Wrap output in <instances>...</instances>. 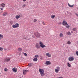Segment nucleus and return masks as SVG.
<instances>
[{"instance_id": "nucleus-50", "label": "nucleus", "mask_w": 78, "mask_h": 78, "mask_svg": "<svg viewBox=\"0 0 78 78\" xmlns=\"http://www.w3.org/2000/svg\"><path fill=\"white\" fill-rule=\"evenodd\" d=\"M20 78H21V77H20Z\"/></svg>"}, {"instance_id": "nucleus-34", "label": "nucleus", "mask_w": 78, "mask_h": 78, "mask_svg": "<svg viewBox=\"0 0 78 78\" xmlns=\"http://www.w3.org/2000/svg\"><path fill=\"white\" fill-rule=\"evenodd\" d=\"M0 51H2L3 50V48L2 47H0Z\"/></svg>"}, {"instance_id": "nucleus-18", "label": "nucleus", "mask_w": 78, "mask_h": 78, "mask_svg": "<svg viewBox=\"0 0 78 78\" xmlns=\"http://www.w3.org/2000/svg\"><path fill=\"white\" fill-rule=\"evenodd\" d=\"M33 61H37V58H34L33 59Z\"/></svg>"}, {"instance_id": "nucleus-25", "label": "nucleus", "mask_w": 78, "mask_h": 78, "mask_svg": "<svg viewBox=\"0 0 78 78\" xmlns=\"http://www.w3.org/2000/svg\"><path fill=\"white\" fill-rule=\"evenodd\" d=\"M67 44H69V45H70V44H71V42L70 41H68L67 43H66Z\"/></svg>"}, {"instance_id": "nucleus-22", "label": "nucleus", "mask_w": 78, "mask_h": 78, "mask_svg": "<svg viewBox=\"0 0 78 78\" xmlns=\"http://www.w3.org/2000/svg\"><path fill=\"white\" fill-rule=\"evenodd\" d=\"M55 15H52L51 16V18L52 19H54V18H55Z\"/></svg>"}, {"instance_id": "nucleus-35", "label": "nucleus", "mask_w": 78, "mask_h": 78, "mask_svg": "<svg viewBox=\"0 0 78 78\" xmlns=\"http://www.w3.org/2000/svg\"><path fill=\"white\" fill-rule=\"evenodd\" d=\"M8 61V59H7V58H6V59H5L4 60L5 62H6V61Z\"/></svg>"}, {"instance_id": "nucleus-3", "label": "nucleus", "mask_w": 78, "mask_h": 78, "mask_svg": "<svg viewBox=\"0 0 78 78\" xmlns=\"http://www.w3.org/2000/svg\"><path fill=\"white\" fill-rule=\"evenodd\" d=\"M39 44L40 47L41 48H44V47H47V46L43 44V43L41 41H40Z\"/></svg>"}, {"instance_id": "nucleus-15", "label": "nucleus", "mask_w": 78, "mask_h": 78, "mask_svg": "<svg viewBox=\"0 0 78 78\" xmlns=\"http://www.w3.org/2000/svg\"><path fill=\"white\" fill-rule=\"evenodd\" d=\"M68 5L69 7H71V8H73V6H74V5H71L69 4V3H68Z\"/></svg>"}, {"instance_id": "nucleus-47", "label": "nucleus", "mask_w": 78, "mask_h": 78, "mask_svg": "<svg viewBox=\"0 0 78 78\" xmlns=\"http://www.w3.org/2000/svg\"><path fill=\"white\" fill-rule=\"evenodd\" d=\"M77 44H78V41L77 42Z\"/></svg>"}, {"instance_id": "nucleus-33", "label": "nucleus", "mask_w": 78, "mask_h": 78, "mask_svg": "<svg viewBox=\"0 0 78 78\" xmlns=\"http://www.w3.org/2000/svg\"><path fill=\"white\" fill-rule=\"evenodd\" d=\"M35 57H36V58H37L39 57V55H35Z\"/></svg>"}, {"instance_id": "nucleus-29", "label": "nucleus", "mask_w": 78, "mask_h": 78, "mask_svg": "<svg viewBox=\"0 0 78 78\" xmlns=\"http://www.w3.org/2000/svg\"><path fill=\"white\" fill-rule=\"evenodd\" d=\"M68 35H71V33L70 32H68L67 33Z\"/></svg>"}, {"instance_id": "nucleus-1", "label": "nucleus", "mask_w": 78, "mask_h": 78, "mask_svg": "<svg viewBox=\"0 0 78 78\" xmlns=\"http://www.w3.org/2000/svg\"><path fill=\"white\" fill-rule=\"evenodd\" d=\"M39 72L41 76H44L45 75V74L44 73V69H39Z\"/></svg>"}, {"instance_id": "nucleus-39", "label": "nucleus", "mask_w": 78, "mask_h": 78, "mask_svg": "<svg viewBox=\"0 0 78 78\" xmlns=\"http://www.w3.org/2000/svg\"><path fill=\"white\" fill-rule=\"evenodd\" d=\"M42 23H43V25H45V23H44V22H42Z\"/></svg>"}, {"instance_id": "nucleus-17", "label": "nucleus", "mask_w": 78, "mask_h": 78, "mask_svg": "<svg viewBox=\"0 0 78 78\" xmlns=\"http://www.w3.org/2000/svg\"><path fill=\"white\" fill-rule=\"evenodd\" d=\"M3 38V35H2V34H0V39H2Z\"/></svg>"}, {"instance_id": "nucleus-46", "label": "nucleus", "mask_w": 78, "mask_h": 78, "mask_svg": "<svg viewBox=\"0 0 78 78\" xmlns=\"http://www.w3.org/2000/svg\"><path fill=\"white\" fill-rule=\"evenodd\" d=\"M59 23V24H61L62 23L61 22Z\"/></svg>"}, {"instance_id": "nucleus-30", "label": "nucleus", "mask_w": 78, "mask_h": 78, "mask_svg": "<svg viewBox=\"0 0 78 78\" xmlns=\"http://www.w3.org/2000/svg\"><path fill=\"white\" fill-rule=\"evenodd\" d=\"M13 22L12 21H10V23L11 25H12V24L13 23Z\"/></svg>"}, {"instance_id": "nucleus-13", "label": "nucleus", "mask_w": 78, "mask_h": 78, "mask_svg": "<svg viewBox=\"0 0 78 78\" xmlns=\"http://www.w3.org/2000/svg\"><path fill=\"white\" fill-rule=\"evenodd\" d=\"M46 55L48 57H51V54H49V53H46Z\"/></svg>"}, {"instance_id": "nucleus-5", "label": "nucleus", "mask_w": 78, "mask_h": 78, "mask_svg": "<svg viewBox=\"0 0 78 78\" xmlns=\"http://www.w3.org/2000/svg\"><path fill=\"white\" fill-rule=\"evenodd\" d=\"M59 70H60V67L59 66H57L56 69H55V72L56 73H58V72L59 71Z\"/></svg>"}, {"instance_id": "nucleus-48", "label": "nucleus", "mask_w": 78, "mask_h": 78, "mask_svg": "<svg viewBox=\"0 0 78 78\" xmlns=\"http://www.w3.org/2000/svg\"><path fill=\"white\" fill-rule=\"evenodd\" d=\"M54 1H56V0H53Z\"/></svg>"}, {"instance_id": "nucleus-31", "label": "nucleus", "mask_w": 78, "mask_h": 78, "mask_svg": "<svg viewBox=\"0 0 78 78\" xmlns=\"http://www.w3.org/2000/svg\"><path fill=\"white\" fill-rule=\"evenodd\" d=\"M37 21V20L36 19H34V23L36 22Z\"/></svg>"}, {"instance_id": "nucleus-27", "label": "nucleus", "mask_w": 78, "mask_h": 78, "mask_svg": "<svg viewBox=\"0 0 78 78\" xmlns=\"http://www.w3.org/2000/svg\"><path fill=\"white\" fill-rule=\"evenodd\" d=\"M66 28H68V29H69V28H70V25H68V26H65Z\"/></svg>"}, {"instance_id": "nucleus-36", "label": "nucleus", "mask_w": 78, "mask_h": 78, "mask_svg": "<svg viewBox=\"0 0 78 78\" xmlns=\"http://www.w3.org/2000/svg\"><path fill=\"white\" fill-rule=\"evenodd\" d=\"M75 15H76V16L78 17V14L76 13H75Z\"/></svg>"}, {"instance_id": "nucleus-11", "label": "nucleus", "mask_w": 78, "mask_h": 78, "mask_svg": "<svg viewBox=\"0 0 78 78\" xmlns=\"http://www.w3.org/2000/svg\"><path fill=\"white\" fill-rule=\"evenodd\" d=\"M12 70L13 72H17V68L15 67L12 69Z\"/></svg>"}, {"instance_id": "nucleus-49", "label": "nucleus", "mask_w": 78, "mask_h": 78, "mask_svg": "<svg viewBox=\"0 0 78 78\" xmlns=\"http://www.w3.org/2000/svg\"><path fill=\"white\" fill-rule=\"evenodd\" d=\"M22 77H23V76H22Z\"/></svg>"}, {"instance_id": "nucleus-37", "label": "nucleus", "mask_w": 78, "mask_h": 78, "mask_svg": "<svg viewBox=\"0 0 78 78\" xmlns=\"http://www.w3.org/2000/svg\"><path fill=\"white\" fill-rule=\"evenodd\" d=\"M25 4H24V5H23V6H23V8H25Z\"/></svg>"}, {"instance_id": "nucleus-42", "label": "nucleus", "mask_w": 78, "mask_h": 78, "mask_svg": "<svg viewBox=\"0 0 78 78\" xmlns=\"http://www.w3.org/2000/svg\"><path fill=\"white\" fill-rule=\"evenodd\" d=\"M0 9H1V10H3V7L2 8H0Z\"/></svg>"}, {"instance_id": "nucleus-19", "label": "nucleus", "mask_w": 78, "mask_h": 78, "mask_svg": "<svg viewBox=\"0 0 78 78\" xmlns=\"http://www.w3.org/2000/svg\"><path fill=\"white\" fill-rule=\"evenodd\" d=\"M29 66V67H32L33 65V64L31 63H30L28 64Z\"/></svg>"}, {"instance_id": "nucleus-14", "label": "nucleus", "mask_w": 78, "mask_h": 78, "mask_svg": "<svg viewBox=\"0 0 78 78\" xmlns=\"http://www.w3.org/2000/svg\"><path fill=\"white\" fill-rule=\"evenodd\" d=\"M59 37H64V35H63L62 33H61L59 34Z\"/></svg>"}, {"instance_id": "nucleus-16", "label": "nucleus", "mask_w": 78, "mask_h": 78, "mask_svg": "<svg viewBox=\"0 0 78 78\" xmlns=\"http://www.w3.org/2000/svg\"><path fill=\"white\" fill-rule=\"evenodd\" d=\"M7 15V12H5L4 13H3V16H6Z\"/></svg>"}, {"instance_id": "nucleus-38", "label": "nucleus", "mask_w": 78, "mask_h": 78, "mask_svg": "<svg viewBox=\"0 0 78 78\" xmlns=\"http://www.w3.org/2000/svg\"><path fill=\"white\" fill-rule=\"evenodd\" d=\"M76 54L77 56H78V51H77L76 52Z\"/></svg>"}, {"instance_id": "nucleus-8", "label": "nucleus", "mask_w": 78, "mask_h": 78, "mask_svg": "<svg viewBox=\"0 0 78 78\" xmlns=\"http://www.w3.org/2000/svg\"><path fill=\"white\" fill-rule=\"evenodd\" d=\"M68 59L69 61H73V60H74V58L72 57H69L68 58Z\"/></svg>"}, {"instance_id": "nucleus-44", "label": "nucleus", "mask_w": 78, "mask_h": 78, "mask_svg": "<svg viewBox=\"0 0 78 78\" xmlns=\"http://www.w3.org/2000/svg\"><path fill=\"white\" fill-rule=\"evenodd\" d=\"M27 0H23V2H25Z\"/></svg>"}, {"instance_id": "nucleus-41", "label": "nucleus", "mask_w": 78, "mask_h": 78, "mask_svg": "<svg viewBox=\"0 0 78 78\" xmlns=\"http://www.w3.org/2000/svg\"><path fill=\"white\" fill-rule=\"evenodd\" d=\"M30 38H29L28 39H27V41L29 40V41H31V40H30Z\"/></svg>"}, {"instance_id": "nucleus-43", "label": "nucleus", "mask_w": 78, "mask_h": 78, "mask_svg": "<svg viewBox=\"0 0 78 78\" xmlns=\"http://www.w3.org/2000/svg\"><path fill=\"white\" fill-rule=\"evenodd\" d=\"M8 61H10V58H9Z\"/></svg>"}, {"instance_id": "nucleus-26", "label": "nucleus", "mask_w": 78, "mask_h": 78, "mask_svg": "<svg viewBox=\"0 0 78 78\" xmlns=\"http://www.w3.org/2000/svg\"><path fill=\"white\" fill-rule=\"evenodd\" d=\"M67 66L68 67H71V65H70V64H69V62L67 63Z\"/></svg>"}, {"instance_id": "nucleus-45", "label": "nucleus", "mask_w": 78, "mask_h": 78, "mask_svg": "<svg viewBox=\"0 0 78 78\" xmlns=\"http://www.w3.org/2000/svg\"><path fill=\"white\" fill-rule=\"evenodd\" d=\"M58 78H63L62 77H58Z\"/></svg>"}, {"instance_id": "nucleus-40", "label": "nucleus", "mask_w": 78, "mask_h": 78, "mask_svg": "<svg viewBox=\"0 0 78 78\" xmlns=\"http://www.w3.org/2000/svg\"><path fill=\"white\" fill-rule=\"evenodd\" d=\"M32 36L33 38H35V36H34L33 35Z\"/></svg>"}, {"instance_id": "nucleus-10", "label": "nucleus", "mask_w": 78, "mask_h": 78, "mask_svg": "<svg viewBox=\"0 0 78 78\" xmlns=\"http://www.w3.org/2000/svg\"><path fill=\"white\" fill-rule=\"evenodd\" d=\"M35 46H36V48H37V49L40 48H41L40 46L39 45V43H36V44Z\"/></svg>"}, {"instance_id": "nucleus-32", "label": "nucleus", "mask_w": 78, "mask_h": 78, "mask_svg": "<svg viewBox=\"0 0 78 78\" xmlns=\"http://www.w3.org/2000/svg\"><path fill=\"white\" fill-rule=\"evenodd\" d=\"M23 54L24 55H25V56H27V54L25 53H24Z\"/></svg>"}, {"instance_id": "nucleus-12", "label": "nucleus", "mask_w": 78, "mask_h": 78, "mask_svg": "<svg viewBox=\"0 0 78 78\" xmlns=\"http://www.w3.org/2000/svg\"><path fill=\"white\" fill-rule=\"evenodd\" d=\"M45 64L46 65H48V64H51V62L49 61H46Z\"/></svg>"}, {"instance_id": "nucleus-6", "label": "nucleus", "mask_w": 78, "mask_h": 78, "mask_svg": "<svg viewBox=\"0 0 78 78\" xmlns=\"http://www.w3.org/2000/svg\"><path fill=\"white\" fill-rule=\"evenodd\" d=\"M62 24L63 25H64L65 26H66V25H68V23H67V22H66V21L65 20H63L62 22Z\"/></svg>"}, {"instance_id": "nucleus-20", "label": "nucleus", "mask_w": 78, "mask_h": 78, "mask_svg": "<svg viewBox=\"0 0 78 78\" xmlns=\"http://www.w3.org/2000/svg\"><path fill=\"white\" fill-rule=\"evenodd\" d=\"M18 51H19L20 52H21L22 50V48H18Z\"/></svg>"}, {"instance_id": "nucleus-24", "label": "nucleus", "mask_w": 78, "mask_h": 78, "mask_svg": "<svg viewBox=\"0 0 78 78\" xmlns=\"http://www.w3.org/2000/svg\"><path fill=\"white\" fill-rule=\"evenodd\" d=\"M23 38L24 39H27V37L25 36H23Z\"/></svg>"}, {"instance_id": "nucleus-9", "label": "nucleus", "mask_w": 78, "mask_h": 78, "mask_svg": "<svg viewBox=\"0 0 78 78\" xmlns=\"http://www.w3.org/2000/svg\"><path fill=\"white\" fill-rule=\"evenodd\" d=\"M22 17V15H18L16 16V19H19L20 17Z\"/></svg>"}, {"instance_id": "nucleus-2", "label": "nucleus", "mask_w": 78, "mask_h": 78, "mask_svg": "<svg viewBox=\"0 0 78 78\" xmlns=\"http://www.w3.org/2000/svg\"><path fill=\"white\" fill-rule=\"evenodd\" d=\"M34 34L37 37H39L41 36V34L38 32H35Z\"/></svg>"}, {"instance_id": "nucleus-7", "label": "nucleus", "mask_w": 78, "mask_h": 78, "mask_svg": "<svg viewBox=\"0 0 78 78\" xmlns=\"http://www.w3.org/2000/svg\"><path fill=\"white\" fill-rule=\"evenodd\" d=\"M23 74L24 75H26L27 73L28 72V70H23Z\"/></svg>"}, {"instance_id": "nucleus-28", "label": "nucleus", "mask_w": 78, "mask_h": 78, "mask_svg": "<svg viewBox=\"0 0 78 78\" xmlns=\"http://www.w3.org/2000/svg\"><path fill=\"white\" fill-rule=\"evenodd\" d=\"M4 71H5V72H7L8 71V69H7L6 68H5L4 69Z\"/></svg>"}, {"instance_id": "nucleus-4", "label": "nucleus", "mask_w": 78, "mask_h": 78, "mask_svg": "<svg viewBox=\"0 0 78 78\" xmlns=\"http://www.w3.org/2000/svg\"><path fill=\"white\" fill-rule=\"evenodd\" d=\"M12 27L13 28H18V27H19V23H17L15 25H13Z\"/></svg>"}, {"instance_id": "nucleus-21", "label": "nucleus", "mask_w": 78, "mask_h": 78, "mask_svg": "<svg viewBox=\"0 0 78 78\" xmlns=\"http://www.w3.org/2000/svg\"><path fill=\"white\" fill-rule=\"evenodd\" d=\"M1 6L2 7H3V8H4V7L5 6V4L4 3H2L1 4Z\"/></svg>"}, {"instance_id": "nucleus-23", "label": "nucleus", "mask_w": 78, "mask_h": 78, "mask_svg": "<svg viewBox=\"0 0 78 78\" xmlns=\"http://www.w3.org/2000/svg\"><path fill=\"white\" fill-rule=\"evenodd\" d=\"M73 30L74 31H76V29L75 28H74L73 29Z\"/></svg>"}]
</instances>
